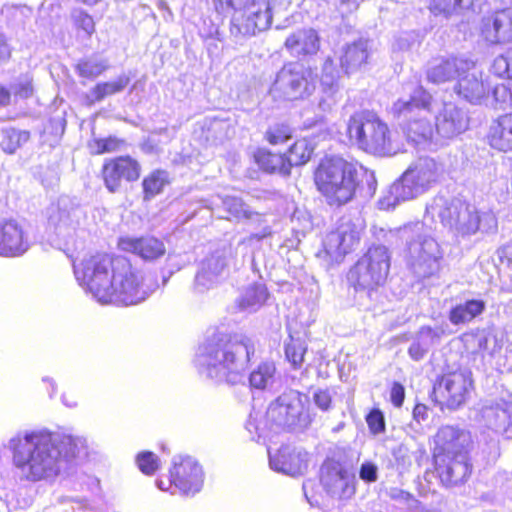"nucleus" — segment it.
<instances>
[{
  "mask_svg": "<svg viewBox=\"0 0 512 512\" xmlns=\"http://www.w3.org/2000/svg\"><path fill=\"white\" fill-rule=\"evenodd\" d=\"M5 447L21 480L53 481L71 459L86 454L87 440L46 428L24 429L11 436Z\"/></svg>",
  "mask_w": 512,
  "mask_h": 512,
  "instance_id": "1",
  "label": "nucleus"
},
{
  "mask_svg": "<svg viewBox=\"0 0 512 512\" xmlns=\"http://www.w3.org/2000/svg\"><path fill=\"white\" fill-rule=\"evenodd\" d=\"M79 284L99 303L137 305L148 298L157 284L122 256L96 254L73 264Z\"/></svg>",
  "mask_w": 512,
  "mask_h": 512,
  "instance_id": "2",
  "label": "nucleus"
},
{
  "mask_svg": "<svg viewBox=\"0 0 512 512\" xmlns=\"http://www.w3.org/2000/svg\"><path fill=\"white\" fill-rule=\"evenodd\" d=\"M318 191L330 206L340 207L351 202L358 194L372 198L377 190L375 173L342 157H326L314 173Z\"/></svg>",
  "mask_w": 512,
  "mask_h": 512,
  "instance_id": "3",
  "label": "nucleus"
},
{
  "mask_svg": "<svg viewBox=\"0 0 512 512\" xmlns=\"http://www.w3.org/2000/svg\"><path fill=\"white\" fill-rule=\"evenodd\" d=\"M255 352L254 343L245 335H235L226 341L209 342L199 348L195 358L198 372L216 382L237 384Z\"/></svg>",
  "mask_w": 512,
  "mask_h": 512,
  "instance_id": "4",
  "label": "nucleus"
},
{
  "mask_svg": "<svg viewBox=\"0 0 512 512\" xmlns=\"http://www.w3.org/2000/svg\"><path fill=\"white\" fill-rule=\"evenodd\" d=\"M431 111L432 96L421 86L416 87L408 99H399L392 106L404 136L418 150H433L437 146Z\"/></svg>",
  "mask_w": 512,
  "mask_h": 512,
  "instance_id": "5",
  "label": "nucleus"
},
{
  "mask_svg": "<svg viewBox=\"0 0 512 512\" xmlns=\"http://www.w3.org/2000/svg\"><path fill=\"white\" fill-rule=\"evenodd\" d=\"M432 218L438 216L456 237H470L478 231L493 232L497 229V218L491 210L480 211L474 205L457 198L443 195L434 197L426 207Z\"/></svg>",
  "mask_w": 512,
  "mask_h": 512,
  "instance_id": "6",
  "label": "nucleus"
},
{
  "mask_svg": "<svg viewBox=\"0 0 512 512\" xmlns=\"http://www.w3.org/2000/svg\"><path fill=\"white\" fill-rule=\"evenodd\" d=\"M397 234L405 243V258L416 277L429 278L440 271L444 252L430 226L416 221L399 228Z\"/></svg>",
  "mask_w": 512,
  "mask_h": 512,
  "instance_id": "7",
  "label": "nucleus"
},
{
  "mask_svg": "<svg viewBox=\"0 0 512 512\" xmlns=\"http://www.w3.org/2000/svg\"><path fill=\"white\" fill-rule=\"evenodd\" d=\"M319 481L323 494L313 493L314 482L307 480L303 483V492L311 506H319L324 499L340 504L350 500L356 493L355 473L344 463L326 459L320 467Z\"/></svg>",
  "mask_w": 512,
  "mask_h": 512,
  "instance_id": "8",
  "label": "nucleus"
},
{
  "mask_svg": "<svg viewBox=\"0 0 512 512\" xmlns=\"http://www.w3.org/2000/svg\"><path fill=\"white\" fill-rule=\"evenodd\" d=\"M219 13L232 12L230 32L234 37L255 35L272 23L270 0H214Z\"/></svg>",
  "mask_w": 512,
  "mask_h": 512,
  "instance_id": "9",
  "label": "nucleus"
},
{
  "mask_svg": "<svg viewBox=\"0 0 512 512\" xmlns=\"http://www.w3.org/2000/svg\"><path fill=\"white\" fill-rule=\"evenodd\" d=\"M350 140L362 150L374 155H392L394 149L388 125L372 111L353 114L348 122Z\"/></svg>",
  "mask_w": 512,
  "mask_h": 512,
  "instance_id": "10",
  "label": "nucleus"
},
{
  "mask_svg": "<svg viewBox=\"0 0 512 512\" xmlns=\"http://www.w3.org/2000/svg\"><path fill=\"white\" fill-rule=\"evenodd\" d=\"M309 397L296 390H289L272 401L266 411V421L273 433L284 429L306 428L311 418L308 411Z\"/></svg>",
  "mask_w": 512,
  "mask_h": 512,
  "instance_id": "11",
  "label": "nucleus"
},
{
  "mask_svg": "<svg viewBox=\"0 0 512 512\" xmlns=\"http://www.w3.org/2000/svg\"><path fill=\"white\" fill-rule=\"evenodd\" d=\"M390 269V253L384 245H372L350 268L347 281L356 291L370 293L383 285Z\"/></svg>",
  "mask_w": 512,
  "mask_h": 512,
  "instance_id": "12",
  "label": "nucleus"
},
{
  "mask_svg": "<svg viewBox=\"0 0 512 512\" xmlns=\"http://www.w3.org/2000/svg\"><path fill=\"white\" fill-rule=\"evenodd\" d=\"M316 74L300 62L285 64L276 74L269 94L275 101H295L310 97L316 89Z\"/></svg>",
  "mask_w": 512,
  "mask_h": 512,
  "instance_id": "13",
  "label": "nucleus"
},
{
  "mask_svg": "<svg viewBox=\"0 0 512 512\" xmlns=\"http://www.w3.org/2000/svg\"><path fill=\"white\" fill-rule=\"evenodd\" d=\"M482 427L504 439H512V392L501 386L484 399L474 417Z\"/></svg>",
  "mask_w": 512,
  "mask_h": 512,
  "instance_id": "14",
  "label": "nucleus"
},
{
  "mask_svg": "<svg viewBox=\"0 0 512 512\" xmlns=\"http://www.w3.org/2000/svg\"><path fill=\"white\" fill-rule=\"evenodd\" d=\"M204 484V471L202 466L190 456H175L172 467L166 479L156 480V486L161 491H178L184 496H194L199 493Z\"/></svg>",
  "mask_w": 512,
  "mask_h": 512,
  "instance_id": "15",
  "label": "nucleus"
},
{
  "mask_svg": "<svg viewBox=\"0 0 512 512\" xmlns=\"http://www.w3.org/2000/svg\"><path fill=\"white\" fill-rule=\"evenodd\" d=\"M364 224L361 220L341 219L337 227L323 240V250L317 253L327 262V266L339 263L360 244Z\"/></svg>",
  "mask_w": 512,
  "mask_h": 512,
  "instance_id": "16",
  "label": "nucleus"
},
{
  "mask_svg": "<svg viewBox=\"0 0 512 512\" xmlns=\"http://www.w3.org/2000/svg\"><path fill=\"white\" fill-rule=\"evenodd\" d=\"M84 219L83 208L68 196L59 197L57 203L48 209V226L53 230L59 246L63 244L69 247L74 244Z\"/></svg>",
  "mask_w": 512,
  "mask_h": 512,
  "instance_id": "17",
  "label": "nucleus"
},
{
  "mask_svg": "<svg viewBox=\"0 0 512 512\" xmlns=\"http://www.w3.org/2000/svg\"><path fill=\"white\" fill-rule=\"evenodd\" d=\"M203 207L215 212L220 205L223 206L224 210L231 216L241 219L245 218L261 225L259 232L251 233L248 237L244 238L239 244L237 249L246 250L248 247H252L259 243L264 238L271 235L272 231L268 224L265 223L262 215L254 213L249 210L243 201L233 195H217L211 199L201 201Z\"/></svg>",
  "mask_w": 512,
  "mask_h": 512,
  "instance_id": "18",
  "label": "nucleus"
},
{
  "mask_svg": "<svg viewBox=\"0 0 512 512\" xmlns=\"http://www.w3.org/2000/svg\"><path fill=\"white\" fill-rule=\"evenodd\" d=\"M233 262L232 247L229 244H222L207 255L198 265L193 282L195 294H205L214 289L220 282L226 267Z\"/></svg>",
  "mask_w": 512,
  "mask_h": 512,
  "instance_id": "19",
  "label": "nucleus"
},
{
  "mask_svg": "<svg viewBox=\"0 0 512 512\" xmlns=\"http://www.w3.org/2000/svg\"><path fill=\"white\" fill-rule=\"evenodd\" d=\"M473 380L468 370L444 374L434 385V396L441 407L456 410L464 405L472 389Z\"/></svg>",
  "mask_w": 512,
  "mask_h": 512,
  "instance_id": "20",
  "label": "nucleus"
},
{
  "mask_svg": "<svg viewBox=\"0 0 512 512\" xmlns=\"http://www.w3.org/2000/svg\"><path fill=\"white\" fill-rule=\"evenodd\" d=\"M443 165L431 157H420L407 168L400 179L406 186V193L414 198L427 192L442 177Z\"/></svg>",
  "mask_w": 512,
  "mask_h": 512,
  "instance_id": "21",
  "label": "nucleus"
},
{
  "mask_svg": "<svg viewBox=\"0 0 512 512\" xmlns=\"http://www.w3.org/2000/svg\"><path fill=\"white\" fill-rule=\"evenodd\" d=\"M435 470L446 487L464 483L471 474L470 458L464 452L452 454L434 453Z\"/></svg>",
  "mask_w": 512,
  "mask_h": 512,
  "instance_id": "22",
  "label": "nucleus"
},
{
  "mask_svg": "<svg viewBox=\"0 0 512 512\" xmlns=\"http://www.w3.org/2000/svg\"><path fill=\"white\" fill-rule=\"evenodd\" d=\"M479 32L490 45L512 42V7L495 10L483 16Z\"/></svg>",
  "mask_w": 512,
  "mask_h": 512,
  "instance_id": "23",
  "label": "nucleus"
},
{
  "mask_svg": "<svg viewBox=\"0 0 512 512\" xmlns=\"http://www.w3.org/2000/svg\"><path fill=\"white\" fill-rule=\"evenodd\" d=\"M140 171V164L130 156L110 159L105 162L102 169L105 186L114 193L120 189L122 181H136Z\"/></svg>",
  "mask_w": 512,
  "mask_h": 512,
  "instance_id": "24",
  "label": "nucleus"
},
{
  "mask_svg": "<svg viewBox=\"0 0 512 512\" xmlns=\"http://www.w3.org/2000/svg\"><path fill=\"white\" fill-rule=\"evenodd\" d=\"M490 84L483 78V74L476 68L472 60V68L463 71L453 87V91L461 99L471 104H482L488 98Z\"/></svg>",
  "mask_w": 512,
  "mask_h": 512,
  "instance_id": "25",
  "label": "nucleus"
},
{
  "mask_svg": "<svg viewBox=\"0 0 512 512\" xmlns=\"http://www.w3.org/2000/svg\"><path fill=\"white\" fill-rule=\"evenodd\" d=\"M469 124L465 111L453 102H444L435 114L436 134L443 139H452L463 133Z\"/></svg>",
  "mask_w": 512,
  "mask_h": 512,
  "instance_id": "26",
  "label": "nucleus"
},
{
  "mask_svg": "<svg viewBox=\"0 0 512 512\" xmlns=\"http://www.w3.org/2000/svg\"><path fill=\"white\" fill-rule=\"evenodd\" d=\"M472 68V60L465 56L435 58L429 62L426 76L429 82L442 84L458 79L463 71Z\"/></svg>",
  "mask_w": 512,
  "mask_h": 512,
  "instance_id": "27",
  "label": "nucleus"
},
{
  "mask_svg": "<svg viewBox=\"0 0 512 512\" xmlns=\"http://www.w3.org/2000/svg\"><path fill=\"white\" fill-rule=\"evenodd\" d=\"M29 246L28 235L21 223L14 219L0 222V256H21Z\"/></svg>",
  "mask_w": 512,
  "mask_h": 512,
  "instance_id": "28",
  "label": "nucleus"
},
{
  "mask_svg": "<svg viewBox=\"0 0 512 512\" xmlns=\"http://www.w3.org/2000/svg\"><path fill=\"white\" fill-rule=\"evenodd\" d=\"M435 453L452 454L464 452L469 456L472 447V437L468 430L458 426H443L435 436Z\"/></svg>",
  "mask_w": 512,
  "mask_h": 512,
  "instance_id": "29",
  "label": "nucleus"
},
{
  "mask_svg": "<svg viewBox=\"0 0 512 512\" xmlns=\"http://www.w3.org/2000/svg\"><path fill=\"white\" fill-rule=\"evenodd\" d=\"M271 469L289 476L301 475L307 469V453L290 446H282L275 453L268 449Z\"/></svg>",
  "mask_w": 512,
  "mask_h": 512,
  "instance_id": "30",
  "label": "nucleus"
},
{
  "mask_svg": "<svg viewBox=\"0 0 512 512\" xmlns=\"http://www.w3.org/2000/svg\"><path fill=\"white\" fill-rule=\"evenodd\" d=\"M118 247L125 252L133 253L145 261H153L162 257L166 248L162 240L154 236L121 237Z\"/></svg>",
  "mask_w": 512,
  "mask_h": 512,
  "instance_id": "31",
  "label": "nucleus"
},
{
  "mask_svg": "<svg viewBox=\"0 0 512 512\" xmlns=\"http://www.w3.org/2000/svg\"><path fill=\"white\" fill-rule=\"evenodd\" d=\"M368 41L359 39L348 43L341 48L339 61L341 68L346 74H351L361 70L366 66L369 58Z\"/></svg>",
  "mask_w": 512,
  "mask_h": 512,
  "instance_id": "32",
  "label": "nucleus"
},
{
  "mask_svg": "<svg viewBox=\"0 0 512 512\" xmlns=\"http://www.w3.org/2000/svg\"><path fill=\"white\" fill-rule=\"evenodd\" d=\"M285 47L294 56L314 55L320 48V37L312 28L300 29L286 38Z\"/></svg>",
  "mask_w": 512,
  "mask_h": 512,
  "instance_id": "33",
  "label": "nucleus"
},
{
  "mask_svg": "<svg viewBox=\"0 0 512 512\" xmlns=\"http://www.w3.org/2000/svg\"><path fill=\"white\" fill-rule=\"evenodd\" d=\"M444 333V329L441 327L422 326L408 349L410 358L414 361L422 360L429 349L441 339Z\"/></svg>",
  "mask_w": 512,
  "mask_h": 512,
  "instance_id": "34",
  "label": "nucleus"
},
{
  "mask_svg": "<svg viewBox=\"0 0 512 512\" xmlns=\"http://www.w3.org/2000/svg\"><path fill=\"white\" fill-rule=\"evenodd\" d=\"M489 143L499 151H512V113L499 116L489 131Z\"/></svg>",
  "mask_w": 512,
  "mask_h": 512,
  "instance_id": "35",
  "label": "nucleus"
},
{
  "mask_svg": "<svg viewBox=\"0 0 512 512\" xmlns=\"http://www.w3.org/2000/svg\"><path fill=\"white\" fill-rule=\"evenodd\" d=\"M486 309L482 299H467L453 306L448 313V319L453 325H464L480 316Z\"/></svg>",
  "mask_w": 512,
  "mask_h": 512,
  "instance_id": "36",
  "label": "nucleus"
},
{
  "mask_svg": "<svg viewBox=\"0 0 512 512\" xmlns=\"http://www.w3.org/2000/svg\"><path fill=\"white\" fill-rule=\"evenodd\" d=\"M268 292L264 284L257 283L249 286L240 296L238 306L242 311L254 312L266 301Z\"/></svg>",
  "mask_w": 512,
  "mask_h": 512,
  "instance_id": "37",
  "label": "nucleus"
},
{
  "mask_svg": "<svg viewBox=\"0 0 512 512\" xmlns=\"http://www.w3.org/2000/svg\"><path fill=\"white\" fill-rule=\"evenodd\" d=\"M414 199L406 193V186L399 178L383 191L377 205L380 210L394 209L400 202Z\"/></svg>",
  "mask_w": 512,
  "mask_h": 512,
  "instance_id": "38",
  "label": "nucleus"
},
{
  "mask_svg": "<svg viewBox=\"0 0 512 512\" xmlns=\"http://www.w3.org/2000/svg\"><path fill=\"white\" fill-rule=\"evenodd\" d=\"M256 161L260 168L266 172L280 173L282 175L290 173V167L285 154H275L261 150L256 154Z\"/></svg>",
  "mask_w": 512,
  "mask_h": 512,
  "instance_id": "39",
  "label": "nucleus"
},
{
  "mask_svg": "<svg viewBox=\"0 0 512 512\" xmlns=\"http://www.w3.org/2000/svg\"><path fill=\"white\" fill-rule=\"evenodd\" d=\"M130 76L119 75L115 80L96 84L90 91L94 102H100L108 96L122 92L130 83Z\"/></svg>",
  "mask_w": 512,
  "mask_h": 512,
  "instance_id": "40",
  "label": "nucleus"
},
{
  "mask_svg": "<svg viewBox=\"0 0 512 512\" xmlns=\"http://www.w3.org/2000/svg\"><path fill=\"white\" fill-rule=\"evenodd\" d=\"M169 183V173L166 170L156 169L149 173L142 181L144 200L149 201L162 193Z\"/></svg>",
  "mask_w": 512,
  "mask_h": 512,
  "instance_id": "41",
  "label": "nucleus"
},
{
  "mask_svg": "<svg viewBox=\"0 0 512 512\" xmlns=\"http://www.w3.org/2000/svg\"><path fill=\"white\" fill-rule=\"evenodd\" d=\"M275 365L272 362H263L257 366L249 375L251 388L264 390L273 383Z\"/></svg>",
  "mask_w": 512,
  "mask_h": 512,
  "instance_id": "42",
  "label": "nucleus"
},
{
  "mask_svg": "<svg viewBox=\"0 0 512 512\" xmlns=\"http://www.w3.org/2000/svg\"><path fill=\"white\" fill-rule=\"evenodd\" d=\"M339 71L332 58L327 57L322 66L320 83L322 90L328 96L334 95L339 88Z\"/></svg>",
  "mask_w": 512,
  "mask_h": 512,
  "instance_id": "43",
  "label": "nucleus"
},
{
  "mask_svg": "<svg viewBox=\"0 0 512 512\" xmlns=\"http://www.w3.org/2000/svg\"><path fill=\"white\" fill-rule=\"evenodd\" d=\"M306 351L307 344L304 338L289 335V339L285 341V356L294 368L302 365Z\"/></svg>",
  "mask_w": 512,
  "mask_h": 512,
  "instance_id": "44",
  "label": "nucleus"
},
{
  "mask_svg": "<svg viewBox=\"0 0 512 512\" xmlns=\"http://www.w3.org/2000/svg\"><path fill=\"white\" fill-rule=\"evenodd\" d=\"M108 67L107 59L99 56H91L80 60L76 66V70L81 77L95 78L106 71Z\"/></svg>",
  "mask_w": 512,
  "mask_h": 512,
  "instance_id": "45",
  "label": "nucleus"
},
{
  "mask_svg": "<svg viewBox=\"0 0 512 512\" xmlns=\"http://www.w3.org/2000/svg\"><path fill=\"white\" fill-rule=\"evenodd\" d=\"M314 148L307 139H300L294 142L286 155L289 167L305 164L311 157Z\"/></svg>",
  "mask_w": 512,
  "mask_h": 512,
  "instance_id": "46",
  "label": "nucleus"
},
{
  "mask_svg": "<svg viewBox=\"0 0 512 512\" xmlns=\"http://www.w3.org/2000/svg\"><path fill=\"white\" fill-rule=\"evenodd\" d=\"M30 134L25 130L7 128L3 130L1 146L9 154L14 153L22 144L29 140Z\"/></svg>",
  "mask_w": 512,
  "mask_h": 512,
  "instance_id": "47",
  "label": "nucleus"
},
{
  "mask_svg": "<svg viewBox=\"0 0 512 512\" xmlns=\"http://www.w3.org/2000/svg\"><path fill=\"white\" fill-rule=\"evenodd\" d=\"M386 495L403 508L411 511L417 510L420 506V502L412 494L398 487H390L386 490Z\"/></svg>",
  "mask_w": 512,
  "mask_h": 512,
  "instance_id": "48",
  "label": "nucleus"
},
{
  "mask_svg": "<svg viewBox=\"0 0 512 512\" xmlns=\"http://www.w3.org/2000/svg\"><path fill=\"white\" fill-rule=\"evenodd\" d=\"M139 470L146 475H153L160 468L158 456L151 451H142L136 455Z\"/></svg>",
  "mask_w": 512,
  "mask_h": 512,
  "instance_id": "49",
  "label": "nucleus"
},
{
  "mask_svg": "<svg viewBox=\"0 0 512 512\" xmlns=\"http://www.w3.org/2000/svg\"><path fill=\"white\" fill-rule=\"evenodd\" d=\"M491 71L496 76L512 79V47L494 59Z\"/></svg>",
  "mask_w": 512,
  "mask_h": 512,
  "instance_id": "50",
  "label": "nucleus"
},
{
  "mask_svg": "<svg viewBox=\"0 0 512 512\" xmlns=\"http://www.w3.org/2000/svg\"><path fill=\"white\" fill-rule=\"evenodd\" d=\"M270 425L265 420L263 425H260L259 414L251 413L245 424V428L250 434L252 440L270 437V433H273L269 429Z\"/></svg>",
  "mask_w": 512,
  "mask_h": 512,
  "instance_id": "51",
  "label": "nucleus"
},
{
  "mask_svg": "<svg viewBox=\"0 0 512 512\" xmlns=\"http://www.w3.org/2000/svg\"><path fill=\"white\" fill-rule=\"evenodd\" d=\"M61 5L57 0H44L38 11L40 20L52 23L57 20L61 15Z\"/></svg>",
  "mask_w": 512,
  "mask_h": 512,
  "instance_id": "52",
  "label": "nucleus"
},
{
  "mask_svg": "<svg viewBox=\"0 0 512 512\" xmlns=\"http://www.w3.org/2000/svg\"><path fill=\"white\" fill-rule=\"evenodd\" d=\"M292 136L291 129L285 124L271 126L266 132V139L272 145L285 143Z\"/></svg>",
  "mask_w": 512,
  "mask_h": 512,
  "instance_id": "53",
  "label": "nucleus"
},
{
  "mask_svg": "<svg viewBox=\"0 0 512 512\" xmlns=\"http://www.w3.org/2000/svg\"><path fill=\"white\" fill-rule=\"evenodd\" d=\"M369 431L373 435L384 433L386 423L384 413L379 408H373L365 417Z\"/></svg>",
  "mask_w": 512,
  "mask_h": 512,
  "instance_id": "54",
  "label": "nucleus"
},
{
  "mask_svg": "<svg viewBox=\"0 0 512 512\" xmlns=\"http://www.w3.org/2000/svg\"><path fill=\"white\" fill-rule=\"evenodd\" d=\"M494 100L501 105L506 107L512 105V83L502 82L494 86L492 90Z\"/></svg>",
  "mask_w": 512,
  "mask_h": 512,
  "instance_id": "55",
  "label": "nucleus"
},
{
  "mask_svg": "<svg viewBox=\"0 0 512 512\" xmlns=\"http://www.w3.org/2000/svg\"><path fill=\"white\" fill-rule=\"evenodd\" d=\"M430 11L436 16L443 15L446 18L454 13H459L456 0H432Z\"/></svg>",
  "mask_w": 512,
  "mask_h": 512,
  "instance_id": "56",
  "label": "nucleus"
},
{
  "mask_svg": "<svg viewBox=\"0 0 512 512\" xmlns=\"http://www.w3.org/2000/svg\"><path fill=\"white\" fill-rule=\"evenodd\" d=\"M420 43V34L415 31L401 33L393 43V50L406 51Z\"/></svg>",
  "mask_w": 512,
  "mask_h": 512,
  "instance_id": "57",
  "label": "nucleus"
},
{
  "mask_svg": "<svg viewBox=\"0 0 512 512\" xmlns=\"http://www.w3.org/2000/svg\"><path fill=\"white\" fill-rule=\"evenodd\" d=\"M72 18L75 26L78 29L83 30L88 36L94 32L95 25L93 18L86 12L82 10H76L73 12Z\"/></svg>",
  "mask_w": 512,
  "mask_h": 512,
  "instance_id": "58",
  "label": "nucleus"
},
{
  "mask_svg": "<svg viewBox=\"0 0 512 512\" xmlns=\"http://www.w3.org/2000/svg\"><path fill=\"white\" fill-rule=\"evenodd\" d=\"M495 337L486 332H480L472 336V343L476 352H492L491 345L495 344Z\"/></svg>",
  "mask_w": 512,
  "mask_h": 512,
  "instance_id": "59",
  "label": "nucleus"
},
{
  "mask_svg": "<svg viewBox=\"0 0 512 512\" xmlns=\"http://www.w3.org/2000/svg\"><path fill=\"white\" fill-rule=\"evenodd\" d=\"M315 405L322 411H328L332 406V395L328 389H318L313 394Z\"/></svg>",
  "mask_w": 512,
  "mask_h": 512,
  "instance_id": "60",
  "label": "nucleus"
},
{
  "mask_svg": "<svg viewBox=\"0 0 512 512\" xmlns=\"http://www.w3.org/2000/svg\"><path fill=\"white\" fill-rule=\"evenodd\" d=\"M121 141L114 137L105 139H98L95 141L96 153L102 154L106 152H112L118 150L121 145Z\"/></svg>",
  "mask_w": 512,
  "mask_h": 512,
  "instance_id": "61",
  "label": "nucleus"
},
{
  "mask_svg": "<svg viewBox=\"0 0 512 512\" xmlns=\"http://www.w3.org/2000/svg\"><path fill=\"white\" fill-rule=\"evenodd\" d=\"M359 477L365 482H375L378 478V468L371 462H365L359 470Z\"/></svg>",
  "mask_w": 512,
  "mask_h": 512,
  "instance_id": "62",
  "label": "nucleus"
},
{
  "mask_svg": "<svg viewBox=\"0 0 512 512\" xmlns=\"http://www.w3.org/2000/svg\"><path fill=\"white\" fill-rule=\"evenodd\" d=\"M405 399V388L399 382H394L390 389V401L391 403L399 408L403 405Z\"/></svg>",
  "mask_w": 512,
  "mask_h": 512,
  "instance_id": "63",
  "label": "nucleus"
},
{
  "mask_svg": "<svg viewBox=\"0 0 512 512\" xmlns=\"http://www.w3.org/2000/svg\"><path fill=\"white\" fill-rule=\"evenodd\" d=\"M360 0H334L333 5L336 7L338 12L342 15H348L359 7Z\"/></svg>",
  "mask_w": 512,
  "mask_h": 512,
  "instance_id": "64",
  "label": "nucleus"
}]
</instances>
